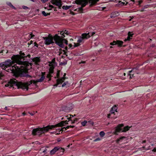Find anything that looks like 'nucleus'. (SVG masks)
I'll list each match as a JSON object with an SVG mask.
<instances>
[{"instance_id": "f257e3e1", "label": "nucleus", "mask_w": 156, "mask_h": 156, "mask_svg": "<svg viewBox=\"0 0 156 156\" xmlns=\"http://www.w3.org/2000/svg\"><path fill=\"white\" fill-rule=\"evenodd\" d=\"M19 54L20 55H14L12 57L10 62V70L16 77H31V76L27 74V67L29 65L31 66L32 63L27 61H22V60L24 61L28 59L25 58V54L24 52L20 51Z\"/></svg>"}, {"instance_id": "f03ea898", "label": "nucleus", "mask_w": 156, "mask_h": 156, "mask_svg": "<svg viewBox=\"0 0 156 156\" xmlns=\"http://www.w3.org/2000/svg\"><path fill=\"white\" fill-rule=\"evenodd\" d=\"M68 35L67 31L66 30L60 32V34L61 36L55 34L53 36L49 34L48 36L43 37V39L44 40V43L45 44L48 45L50 44L53 45L55 42V44L62 48H64L65 46L64 43L66 45L68 44V41L66 39L63 38L65 37V34Z\"/></svg>"}, {"instance_id": "7ed1b4c3", "label": "nucleus", "mask_w": 156, "mask_h": 156, "mask_svg": "<svg viewBox=\"0 0 156 156\" xmlns=\"http://www.w3.org/2000/svg\"><path fill=\"white\" fill-rule=\"evenodd\" d=\"M57 127L55 125H48L43 128L38 127L33 129L32 132V134L34 136L37 135L39 136H41L42 134L49 131V130H53Z\"/></svg>"}, {"instance_id": "20e7f679", "label": "nucleus", "mask_w": 156, "mask_h": 156, "mask_svg": "<svg viewBox=\"0 0 156 156\" xmlns=\"http://www.w3.org/2000/svg\"><path fill=\"white\" fill-rule=\"evenodd\" d=\"M124 125L123 124H119L116 127L115 134L116 135L118 134V133L120 132H126L129 130L132 126H124Z\"/></svg>"}, {"instance_id": "39448f33", "label": "nucleus", "mask_w": 156, "mask_h": 156, "mask_svg": "<svg viewBox=\"0 0 156 156\" xmlns=\"http://www.w3.org/2000/svg\"><path fill=\"white\" fill-rule=\"evenodd\" d=\"M76 115L74 114V115H70L69 116V115H67L66 116V118L67 120L65 121H62L60 122L59 123L55 124L56 127H62L64 126L65 124H68V122H69L72 119V118L74 116H75Z\"/></svg>"}, {"instance_id": "423d86ee", "label": "nucleus", "mask_w": 156, "mask_h": 156, "mask_svg": "<svg viewBox=\"0 0 156 156\" xmlns=\"http://www.w3.org/2000/svg\"><path fill=\"white\" fill-rule=\"evenodd\" d=\"M32 83V81L31 80L29 82H27L23 83L22 82L18 83H16L17 86L19 88H21L23 89H26L28 90V86Z\"/></svg>"}, {"instance_id": "0eeeda50", "label": "nucleus", "mask_w": 156, "mask_h": 156, "mask_svg": "<svg viewBox=\"0 0 156 156\" xmlns=\"http://www.w3.org/2000/svg\"><path fill=\"white\" fill-rule=\"evenodd\" d=\"M81 4V7L78 8V12L80 13H83V8L85 7L88 4V0H80Z\"/></svg>"}, {"instance_id": "6e6552de", "label": "nucleus", "mask_w": 156, "mask_h": 156, "mask_svg": "<svg viewBox=\"0 0 156 156\" xmlns=\"http://www.w3.org/2000/svg\"><path fill=\"white\" fill-rule=\"evenodd\" d=\"M10 59H8L5 62L0 63V67L2 68L3 69H5L6 68L9 67H11L10 65Z\"/></svg>"}, {"instance_id": "1a4fd4ad", "label": "nucleus", "mask_w": 156, "mask_h": 156, "mask_svg": "<svg viewBox=\"0 0 156 156\" xmlns=\"http://www.w3.org/2000/svg\"><path fill=\"white\" fill-rule=\"evenodd\" d=\"M124 42L123 41L120 40L113 41L112 42L110 43V45L111 46L117 45L119 47H121L122 46L124 47L125 45L123 46Z\"/></svg>"}, {"instance_id": "9d476101", "label": "nucleus", "mask_w": 156, "mask_h": 156, "mask_svg": "<svg viewBox=\"0 0 156 156\" xmlns=\"http://www.w3.org/2000/svg\"><path fill=\"white\" fill-rule=\"evenodd\" d=\"M85 41L83 40L81 36H80L77 41V43H74V46L77 47L80 45L81 44H83Z\"/></svg>"}, {"instance_id": "9b49d317", "label": "nucleus", "mask_w": 156, "mask_h": 156, "mask_svg": "<svg viewBox=\"0 0 156 156\" xmlns=\"http://www.w3.org/2000/svg\"><path fill=\"white\" fill-rule=\"evenodd\" d=\"M81 36L83 40L85 41L86 40L88 39L90 37V33L88 32L87 33H83L81 34Z\"/></svg>"}, {"instance_id": "f8f14e48", "label": "nucleus", "mask_w": 156, "mask_h": 156, "mask_svg": "<svg viewBox=\"0 0 156 156\" xmlns=\"http://www.w3.org/2000/svg\"><path fill=\"white\" fill-rule=\"evenodd\" d=\"M138 68L136 67V68H133L132 70H131V71H129V74L128 75L129 76H130V79H131L132 78V77L133 76V73H132L134 71H135L136 70H138Z\"/></svg>"}, {"instance_id": "ddd939ff", "label": "nucleus", "mask_w": 156, "mask_h": 156, "mask_svg": "<svg viewBox=\"0 0 156 156\" xmlns=\"http://www.w3.org/2000/svg\"><path fill=\"white\" fill-rule=\"evenodd\" d=\"M31 62H33L36 65H38L39 64L38 63L40 62V58L39 57H37L33 58Z\"/></svg>"}, {"instance_id": "4468645a", "label": "nucleus", "mask_w": 156, "mask_h": 156, "mask_svg": "<svg viewBox=\"0 0 156 156\" xmlns=\"http://www.w3.org/2000/svg\"><path fill=\"white\" fill-rule=\"evenodd\" d=\"M73 107L72 106L70 107L67 106L64 107L63 108V110L65 112H67L71 111Z\"/></svg>"}, {"instance_id": "2eb2a0df", "label": "nucleus", "mask_w": 156, "mask_h": 156, "mask_svg": "<svg viewBox=\"0 0 156 156\" xmlns=\"http://www.w3.org/2000/svg\"><path fill=\"white\" fill-rule=\"evenodd\" d=\"M119 12L115 11L112 12L110 15V17L112 18H114L115 17L119 16Z\"/></svg>"}, {"instance_id": "dca6fc26", "label": "nucleus", "mask_w": 156, "mask_h": 156, "mask_svg": "<svg viewBox=\"0 0 156 156\" xmlns=\"http://www.w3.org/2000/svg\"><path fill=\"white\" fill-rule=\"evenodd\" d=\"M58 146L54 147V148L50 151V154L51 155L54 154L56 152L58 151Z\"/></svg>"}, {"instance_id": "f3484780", "label": "nucleus", "mask_w": 156, "mask_h": 156, "mask_svg": "<svg viewBox=\"0 0 156 156\" xmlns=\"http://www.w3.org/2000/svg\"><path fill=\"white\" fill-rule=\"evenodd\" d=\"M58 146L54 147V148L50 151V154L51 155L54 154L56 152L58 151Z\"/></svg>"}, {"instance_id": "a211bd4d", "label": "nucleus", "mask_w": 156, "mask_h": 156, "mask_svg": "<svg viewBox=\"0 0 156 156\" xmlns=\"http://www.w3.org/2000/svg\"><path fill=\"white\" fill-rule=\"evenodd\" d=\"M117 107L116 106V105H115L113 107L111 110L110 111V112L111 114H114L115 112H117Z\"/></svg>"}, {"instance_id": "6ab92c4d", "label": "nucleus", "mask_w": 156, "mask_h": 156, "mask_svg": "<svg viewBox=\"0 0 156 156\" xmlns=\"http://www.w3.org/2000/svg\"><path fill=\"white\" fill-rule=\"evenodd\" d=\"M99 0H91L90 1V3H91L90 6H92L96 4L97 2H98Z\"/></svg>"}, {"instance_id": "aec40b11", "label": "nucleus", "mask_w": 156, "mask_h": 156, "mask_svg": "<svg viewBox=\"0 0 156 156\" xmlns=\"http://www.w3.org/2000/svg\"><path fill=\"white\" fill-rule=\"evenodd\" d=\"M58 151L59 152L61 153L62 154H63L65 152V150L64 148L61 147L59 146H58Z\"/></svg>"}, {"instance_id": "412c9836", "label": "nucleus", "mask_w": 156, "mask_h": 156, "mask_svg": "<svg viewBox=\"0 0 156 156\" xmlns=\"http://www.w3.org/2000/svg\"><path fill=\"white\" fill-rule=\"evenodd\" d=\"M61 80H59L58 79L56 80L57 83L54 85V87H57L58 85L62 84V81H61Z\"/></svg>"}, {"instance_id": "4be33fe9", "label": "nucleus", "mask_w": 156, "mask_h": 156, "mask_svg": "<svg viewBox=\"0 0 156 156\" xmlns=\"http://www.w3.org/2000/svg\"><path fill=\"white\" fill-rule=\"evenodd\" d=\"M126 138V137L124 136H122L119 139H117L116 140V143L118 144L119 143V142H121L122 141V140H123L125 139Z\"/></svg>"}, {"instance_id": "5701e85b", "label": "nucleus", "mask_w": 156, "mask_h": 156, "mask_svg": "<svg viewBox=\"0 0 156 156\" xmlns=\"http://www.w3.org/2000/svg\"><path fill=\"white\" fill-rule=\"evenodd\" d=\"M45 78V77L44 76H43V75H41V78L37 80V82H42L44 80Z\"/></svg>"}, {"instance_id": "b1692460", "label": "nucleus", "mask_w": 156, "mask_h": 156, "mask_svg": "<svg viewBox=\"0 0 156 156\" xmlns=\"http://www.w3.org/2000/svg\"><path fill=\"white\" fill-rule=\"evenodd\" d=\"M62 5V3L61 2V1H58L57 0V2L56 5L57 6H58V7L59 8H61V7Z\"/></svg>"}, {"instance_id": "393cba45", "label": "nucleus", "mask_w": 156, "mask_h": 156, "mask_svg": "<svg viewBox=\"0 0 156 156\" xmlns=\"http://www.w3.org/2000/svg\"><path fill=\"white\" fill-rule=\"evenodd\" d=\"M66 73H64V74L63 76L60 79H58L59 80H61V81H62V83L64 82L66 79H67V78L66 77Z\"/></svg>"}, {"instance_id": "a878e982", "label": "nucleus", "mask_w": 156, "mask_h": 156, "mask_svg": "<svg viewBox=\"0 0 156 156\" xmlns=\"http://www.w3.org/2000/svg\"><path fill=\"white\" fill-rule=\"evenodd\" d=\"M57 130H58V131H62V132L63 131H65L67 129H66V127H64L62 128H59L58 129H57Z\"/></svg>"}, {"instance_id": "bb28decb", "label": "nucleus", "mask_w": 156, "mask_h": 156, "mask_svg": "<svg viewBox=\"0 0 156 156\" xmlns=\"http://www.w3.org/2000/svg\"><path fill=\"white\" fill-rule=\"evenodd\" d=\"M78 120V119L77 118H75L74 119H73L71 120V124H73L75 123L76 122H77Z\"/></svg>"}, {"instance_id": "cd10ccee", "label": "nucleus", "mask_w": 156, "mask_h": 156, "mask_svg": "<svg viewBox=\"0 0 156 156\" xmlns=\"http://www.w3.org/2000/svg\"><path fill=\"white\" fill-rule=\"evenodd\" d=\"M59 55H60L62 53V51L64 52V53L63 54V55H66V52L65 51V50H62V49L60 48L59 49Z\"/></svg>"}, {"instance_id": "c85d7f7f", "label": "nucleus", "mask_w": 156, "mask_h": 156, "mask_svg": "<svg viewBox=\"0 0 156 156\" xmlns=\"http://www.w3.org/2000/svg\"><path fill=\"white\" fill-rule=\"evenodd\" d=\"M70 7L71 6L67 5H63L62 7V9L65 10H67L69 9Z\"/></svg>"}, {"instance_id": "c756f323", "label": "nucleus", "mask_w": 156, "mask_h": 156, "mask_svg": "<svg viewBox=\"0 0 156 156\" xmlns=\"http://www.w3.org/2000/svg\"><path fill=\"white\" fill-rule=\"evenodd\" d=\"M52 76L51 75L50 73H48L47 76L46 77L47 78H48V81H50L51 80V77H52Z\"/></svg>"}, {"instance_id": "7c9ffc66", "label": "nucleus", "mask_w": 156, "mask_h": 156, "mask_svg": "<svg viewBox=\"0 0 156 156\" xmlns=\"http://www.w3.org/2000/svg\"><path fill=\"white\" fill-rule=\"evenodd\" d=\"M42 14L44 16H46L48 15H50V13H46L44 11H42Z\"/></svg>"}, {"instance_id": "2f4dec72", "label": "nucleus", "mask_w": 156, "mask_h": 156, "mask_svg": "<svg viewBox=\"0 0 156 156\" xmlns=\"http://www.w3.org/2000/svg\"><path fill=\"white\" fill-rule=\"evenodd\" d=\"M60 70H58L57 71V73L56 74V76L55 77V79H56V78H58V79H59V77L60 76Z\"/></svg>"}, {"instance_id": "473e14b6", "label": "nucleus", "mask_w": 156, "mask_h": 156, "mask_svg": "<svg viewBox=\"0 0 156 156\" xmlns=\"http://www.w3.org/2000/svg\"><path fill=\"white\" fill-rule=\"evenodd\" d=\"M7 4L11 7L12 8L14 9H15L16 8L14 7L11 4V2H8Z\"/></svg>"}, {"instance_id": "72a5a7b5", "label": "nucleus", "mask_w": 156, "mask_h": 156, "mask_svg": "<svg viewBox=\"0 0 156 156\" xmlns=\"http://www.w3.org/2000/svg\"><path fill=\"white\" fill-rule=\"evenodd\" d=\"M105 133L103 131H101L100 132L99 135L101 137H103L105 135Z\"/></svg>"}, {"instance_id": "f704fd0d", "label": "nucleus", "mask_w": 156, "mask_h": 156, "mask_svg": "<svg viewBox=\"0 0 156 156\" xmlns=\"http://www.w3.org/2000/svg\"><path fill=\"white\" fill-rule=\"evenodd\" d=\"M131 39V37H129L128 36L127 38H125L124 40V41H130V40Z\"/></svg>"}, {"instance_id": "c9c22d12", "label": "nucleus", "mask_w": 156, "mask_h": 156, "mask_svg": "<svg viewBox=\"0 0 156 156\" xmlns=\"http://www.w3.org/2000/svg\"><path fill=\"white\" fill-rule=\"evenodd\" d=\"M133 34H132V32L130 31H129L128 33V36L131 37H133Z\"/></svg>"}, {"instance_id": "e433bc0d", "label": "nucleus", "mask_w": 156, "mask_h": 156, "mask_svg": "<svg viewBox=\"0 0 156 156\" xmlns=\"http://www.w3.org/2000/svg\"><path fill=\"white\" fill-rule=\"evenodd\" d=\"M57 1V0H52L51 2L52 4L56 5Z\"/></svg>"}, {"instance_id": "4c0bfd02", "label": "nucleus", "mask_w": 156, "mask_h": 156, "mask_svg": "<svg viewBox=\"0 0 156 156\" xmlns=\"http://www.w3.org/2000/svg\"><path fill=\"white\" fill-rule=\"evenodd\" d=\"M30 56H31L30 55V54H28L27 55L25 56V58H27V59H28V60H26L27 61H28L30 59Z\"/></svg>"}, {"instance_id": "58836bf2", "label": "nucleus", "mask_w": 156, "mask_h": 156, "mask_svg": "<svg viewBox=\"0 0 156 156\" xmlns=\"http://www.w3.org/2000/svg\"><path fill=\"white\" fill-rule=\"evenodd\" d=\"M101 140V139L99 137H98L94 140V142H97L100 141Z\"/></svg>"}, {"instance_id": "ea45409f", "label": "nucleus", "mask_w": 156, "mask_h": 156, "mask_svg": "<svg viewBox=\"0 0 156 156\" xmlns=\"http://www.w3.org/2000/svg\"><path fill=\"white\" fill-rule=\"evenodd\" d=\"M68 47H69V48H71L72 49L74 47H75L74 46H73V45H72V44H70L68 45Z\"/></svg>"}, {"instance_id": "a19ab883", "label": "nucleus", "mask_w": 156, "mask_h": 156, "mask_svg": "<svg viewBox=\"0 0 156 156\" xmlns=\"http://www.w3.org/2000/svg\"><path fill=\"white\" fill-rule=\"evenodd\" d=\"M87 122L86 121H84L83 122H82L81 124L82 126H85L86 124L87 123Z\"/></svg>"}, {"instance_id": "79ce46f5", "label": "nucleus", "mask_w": 156, "mask_h": 156, "mask_svg": "<svg viewBox=\"0 0 156 156\" xmlns=\"http://www.w3.org/2000/svg\"><path fill=\"white\" fill-rule=\"evenodd\" d=\"M34 36V35H33L32 33H31L29 35V37L30 39L32 38Z\"/></svg>"}, {"instance_id": "37998d69", "label": "nucleus", "mask_w": 156, "mask_h": 156, "mask_svg": "<svg viewBox=\"0 0 156 156\" xmlns=\"http://www.w3.org/2000/svg\"><path fill=\"white\" fill-rule=\"evenodd\" d=\"M68 83V82H64V83H63V84L62 85V87H64V86H65L66 85V84Z\"/></svg>"}, {"instance_id": "c03bdc74", "label": "nucleus", "mask_w": 156, "mask_h": 156, "mask_svg": "<svg viewBox=\"0 0 156 156\" xmlns=\"http://www.w3.org/2000/svg\"><path fill=\"white\" fill-rule=\"evenodd\" d=\"M95 34V32H92L91 33H90V37L93 36L94 34Z\"/></svg>"}, {"instance_id": "a18cd8bd", "label": "nucleus", "mask_w": 156, "mask_h": 156, "mask_svg": "<svg viewBox=\"0 0 156 156\" xmlns=\"http://www.w3.org/2000/svg\"><path fill=\"white\" fill-rule=\"evenodd\" d=\"M53 73V70L49 69V73H50L51 75Z\"/></svg>"}, {"instance_id": "49530a36", "label": "nucleus", "mask_w": 156, "mask_h": 156, "mask_svg": "<svg viewBox=\"0 0 156 156\" xmlns=\"http://www.w3.org/2000/svg\"><path fill=\"white\" fill-rule=\"evenodd\" d=\"M22 7L24 9H28V7L25 6H23Z\"/></svg>"}, {"instance_id": "de8ad7c7", "label": "nucleus", "mask_w": 156, "mask_h": 156, "mask_svg": "<svg viewBox=\"0 0 156 156\" xmlns=\"http://www.w3.org/2000/svg\"><path fill=\"white\" fill-rule=\"evenodd\" d=\"M34 46H36L37 47H38V45L36 42H34Z\"/></svg>"}, {"instance_id": "09e8293b", "label": "nucleus", "mask_w": 156, "mask_h": 156, "mask_svg": "<svg viewBox=\"0 0 156 156\" xmlns=\"http://www.w3.org/2000/svg\"><path fill=\"white\" fill-rule=\"evenodd\" d=\"M86 62L85 61H81V62H80V64L81 63H83V64H84Z\"/></svg>"}, {"instance_id": "8fccbe9b", "label": "nucleus", "mask_w": 156, "mask_h": 156, "mask_svg": "<svg viewBox=\"0 0 156 156\" xmlns=\"http://www.w3.org/2000/svg\"><path fill=\"white\" fill-rule=\"evenodd\" d=\"M41 1L43 3H45L46 2V0H41Z\"/></svg>"}, {"instance_id": "3c124183", "label": "nucleus", "mask_w": 156, "mask_h": 156, "mask_svg": "<svg viewBox=\"0 0 156 156\" xmlns=\"http://www.w3.org/2000/svg\"><path fill=\"white\" fill-rule=\"evenodd\" d=\"M49 6L50 8H52L54 7L53 6V5H49Z\"/></svg>"}, {"instance_id": "603ef678", "label": "nucleus", "mask_w": 156, "mask_h": 156, "mask_svg": "<svg viewBox=\"0 0 156 156\" xmlns=\"http://www.w3.org/2000/svg\"><path fill=\"white\" fill-rule=\"evenodd\" d=\"M153 151L156 152V147H154L152 150Z\"/></svg>"}, {"instance_id": "864d4df0", "label": "nucleus", "mask_w": 156, "mask_h": 156, "mask_svg": "<svg viewBox=\"0 0 156 156\" xmlns=\"http://www.w3.org/2000/svg\"><path fill=\"white\" fill-rule=\"evenodd\" d=\"M45 74V72H41V75H43V76H44Z\"/></svg>"}, {"instance_id": "5fc2aeb1", "label": "nucleus", "mask_w": 156, "mask_h": 156, "mask_svg": "<svg viewBox=\"0 0 156 156\" xmlns=\"http://www.w3.org/2000/svg\"><path fill=\"white\" fill-rule=\"evenodd\" d=\"M138 2H139V4L140 5V4H141L142 3V1L141 0H140V1H139Z\"/></svg>"}, {"instance_id": "6e6d98bb", "label": "nucleus", "mask_w": 156, "mask_h": 156, "mask_svg": "<svg viewBox=\"0 0 156 156\" xmlns=\"http://www.w3.org/2000/svg\"><path fill=\"white\" fill-rule=\"evenodd\" d=\"M66 129L70 128V126H67L66 127Z\"/></svg>"}, {"instance_id": "4d7b16f0", "label": "nucleus", "mask_w": 156, "mask_h": 156, "mask_svg": "<svg viewBox=\"0 0 156 156\" xmlns=\"http://www.w3.org/2000/svg\"><path fill=\"white\" fill-rule=\"evenodd\" d=\"M155 47V44H152L151 45V47L152 48H154V47Z\"/></svg>"}, {"instance_id": "13d9d810", "label": "nucleus", "mask_w": 156, "mask_h": 156, "mask_svg": "<svg viewBox=\"0 0 156 156\" xmlns=\"http://www.w3.org/2000/svg\"><path fill=\"white\" fill-rule=\"evenodd\" d=\"M111 116V114H109L108 115V118H110Z\"/></svg>"}, {"instance_id": "bf43d9fd", "label": "nucleus", "mask_w": 156, "mask_h": 156, "mask_svg": "<svg viewBox=\"0 0 156 156\" xmlns=\"http://www.w3.org/2000/svg\"><path fill=\"white\" fill-rule=\"evenodd\" d=\"M74 127V126L70 125V128H73Z\"/></svg>"}, {"instance_id": "052dcab7", "label": "nucleus", "mask_w": 156, "mask_h": 156, "mask_svg": "<svg viewBox=\"0 0 156 156\" xmlns=\"http://www.w3.org/2000/svg\"><path fill=\"white\" fill-rule=\"evenodd\" d=\"M33 41H31L30 42V44H32V43H33Z\"/></svg>"}, {"instance_id": "680f3d73", "label": "nucleus", "mask_w": 156, "mask_h": 156, "mask_svg": "<svg viewBox=\"0 0 156 156\" xmlns=\"http://www.w3.org/2000/svg\"><path fill=\"white\" fill-rule=\"evenodd\" d=\"M22 114L23 115V116H25V115H26V113L24 112H23Z\"/></svg>"}, {"instance_id": "e2e57ef3", "label": "nucleus", "mask_w": 156, "mask_h": 156, "mask_svg": "<svg viewBox=\"0 0 156 156\" xmlns=\"http://www.w3.org/2000/svg\"><path fill=\"white\" fill-rule=\"evenodd\" d=\"M65 49L66 50H67V49H68V47L67 46H66L65 47Z\"/></svg>"}, {"instance_id": "0e129e2a", "label": "nucleus", "mask_w": 156, "mask_h": 156, "mask_svg": "<svg viewBox=\"0 0 156 156\" xmlns=\"http://www.w3.org/2000/svg\"><path fill=\"white\" fill-rule=\"evenodd\" d=\"M146 142V141L145 140H144L143 141L142 143H145Z\"/></svg>"}, {"instance_id": "69168bd1", "label": "nucleus", "mask_w": 156, "mask_h": 156, "mask_svg": "<svg viewBox=\"0 0 156 156\" xmlns=\"http://www.w3.org/2000/svg\"><path fill=\"white\" fill-rule=\"evenodd\" d=\"M27 44L28 45V47H29V46L31 44H30V43H29V42H28L27 43Z\"/></svg>"}, {"instance_id": "338daca9", "label": "nucleus", "mask_w": 156, "mask_h": 156, "mask_svg": "<svg viewBox=\"0 0 156 156\" xmlns=\"http://www.w3.org/2000/svg\"><path fill=\"white\" fill-rule=\"evenodd\" d=\"M152 41V39H151L150 38L149 40V42H151Z\"/></svg>"}, {"instance_id": "774afa93", "label": "nucleus", "mask_w": 156, "mask_h": 156, "mask_svg": "<svg viewBox=\"0 0 156 156\" xmlns=\"http://www.w3.org/2000/svg\"><path fill=\"white\" fill-rule=\"evenodd\" d=\"M3 51L2 50L1 51H0V53H3Z\"/></svg>"}]
</instances>
